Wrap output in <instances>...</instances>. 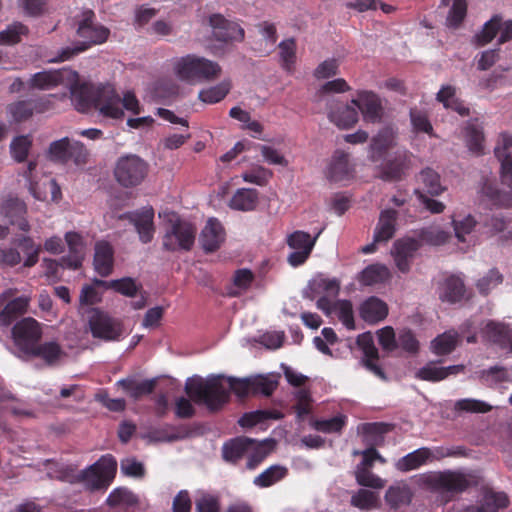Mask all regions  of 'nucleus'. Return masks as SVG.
Here are the masks:
<instances>
[{
  "instance_id": "6e6d98bb",
  "label": "nucleus",
  "mask_w": 512,
  "mask_h": 512,
  "mask_svg": "<svg viewBox=\"0 0 512 512\" xmlns=\"http://www.w3.org/2000/svg\"><path fill=\"white\" fill-rule=\"evenodd\" d=\"M355 479L360 486L381 489L385 486V480L371 472V468L356 467Z\"/></svg>"
},
{
  "instance_id": "de8ad7c7",
  "label": "nucleus",
  "mask_w": 512,
  "mask_h": 512,
  "mask_svg": "<svg viewBox=\"0 0 512 512\" xmlns=\"http://www.w3.org/2000/svg\"><path fill=\"white\" fill-rule=\"evenodd\" d=\"M347 416L343 414L336 415L329 419H316L311 422L313 429L322 433H341L346 426Z\"/></svg>"
},
{
  "instance_id": "c756f323",
  "label": "nucleus",
  "mask_w": 512,
  "mask_h": 512,
  "mask_svg": "<svg viewBox=\"0 0 512 512\" xmlns=\"http://www.w3.org/2000/svg\"><path fill=\"white\" fill-rule=\"evenodd\" d=\"M255 446V440L248 437H237L226 442L222 448L225 461L236 464Z\"/></svg>"
},
{
  "instance_id": "5fc2aeb1",
  "label": "nucleus",
  "mask_w": 512,
  "mask_h": 512,
  "mask_svg": "<svg viewBox=\"0 0 512 512\" xmlns=\"http://www.w3.org/2000/svg\"><path fill=\"white\" fill-rule=\"evenodd\" d=\"M483 193L494 205L503 207L512 206V192L501 191L492 183L486 182L484 184Z\"/></svg>"
},
{
  "instance_id": "c9c22d12",
  "label": "nucleus",
  "mask_w": 512,
  "mask_h": 512,
  "mask_svg": "<svg viewBox=\"0 0 512 512\" xmlns=\"http://www.w3.org/2000/svg\"><path fill=\"white\" fill-rule=\"evenodd\" d=\"M413 492L406 483L390 486L385 493V501L392 509H398L411 503Z\"/></svg>"
},
{
  "instance_id": "f704fd0d",
  "label": "nucleus",
  "mask_w": 512,
  "mask_h": 512,
  "mask_svg": "<svg viewBox=\"0 0 512 512\" xmlns=\"http://www.w3.org/2000/svg\"><path fill=\"white\" fill-rule=\"evenodd\" d=\"M259 193L256 189L239 188L229 201V207L237 211H253L258 204Z\"/></svg>"
},
{
  "instance_id": "20e7f679",
  "label": "nucleus",
  "mask_w": 512,
  "mask_h": 512,
  "mask_svg": "<svg viewBox=\"0 0 512 512\" xmlns=\"http://www.w3.org/2000/svg\"><path fill=\"white\" fill-rule=\"evenodd\" d=\"M94 19L95 13L92 10H84L77 28V35L84 39V41L74 48L66 47L62 49L58 57L52 59L51 62L69 60L74 55L89 49L93 45L104 43L108 39L110 31L103 25L95 24Z\"/></svg>"
},
{
  "instance_id": "cd10ccee",
  "label": "nucleus",
  "mask_w": 512,
  "mask_h": 512,
  "mask_svg": "<svg viewBox=\"0 0 512 512\" xmlns=\"http://www.w3.org/2000/svg\"><path fill=\"white\" fill-rule=\"evenodd\" d=\"M360 317L369 324H376L388 315V305L376 296L367 298L360 305Z\"/></svg>"
},
{
  "instance_id": "69168bd1",
  "label": "nucleus",
  "mask_w": 512,
  "mask_h": 512,
  "mask_svg": "<svg viewBox=\"0 0 512 512\" xmlns=\"http://www.w3.org/2000/svg\"><path fill=\"white\" fill-rule=\"evenodd\" d=\"M410 119L416 132H423L431 137H435L432 124L425 112L418 110L417 108H412L410 110Z\"/></svg>"
},
{
  "instance_id": "0e129e2a",
  "label": "nucleus",
  "mask_w": 512,
  "mask_h": 512,
  "mask_svg": "<svg viewBox=\"0 0 512 512\" xmlns=\"http://www.w3.org/2000/svg\"><path fill=\"white\" fill-rule=\"evenodd\" d=\"M28 33V28L22 23H14L0 32V44L12 45L21 41V36Z\"/></svg>"
},
{
  "instance_id": "4d7b16f0",
  "label": "nucleus",
  "mask_w": 512,
  "mask_h": 512,
  "mask_svg": "<svg viewBox=\"0 0 512 512\" xmlns=\"http://www.w3.org/2000/svg\"><path fill=\"white\" fill-rule=\"evenodd\" d=\"M318 235L312 238L309 233L298 230L287 237V244L293 250H306L310 246L311 250H313Z\"/></svg>"
},
{
  "instance_id": "79ce46f5",
  "label": "nucleus",
  "mask_w": 512,
  "mask_h": 512,
  "mask_svg": "<svg viewBox=\"0 0 512 512\" xmlns=\"http://www.w3.org/2000/svg\"><path fill=\"white\" fill-rule=\"evenodd\" d=\"M232 83L225 79L215 86L200 90L198 99L206 104H215L222 101L230 92Z\"/></svg>"
},
{
  "instance_id": "603ef678",
  "label": "nucleus",
  "mask_w": 512,
  "mask_h": 512,
  "mask_svg": "<svg viewBox=\"0 0 512 512\" xmlns=\"http://www.w3.org/2000/svg\"><path fill=\"white\" fill-rule=\"evenodd\" d=\"M420 181L424 185V189L431 196H438L444 191V187L440 183L439 174L431 168H425L420 172Z\"/></svg>"
},
{
  "instance_id": "f03ea898",
  "label": "nucleus",
  "mask_w": 512,
  "mask_h": 512,
  "mask_svg": "<svg viewBox=\"0 0 512 512\" xmlns=\"http://www.w3.org/2000/svg\"><path fill=\"white\" fill-rule=\"evenodd\" d=\"M71 101L79 112H87L92 108L113 119H121L124 115L119 106L120 97L110 84L95 87L89 83L74 84L70 89Z\"/></svg>"
},
{
  "instance_id": "09e8293b",
  "label": "nucleus",
  "mask_w": 512,
  "mask_h": 512,
  "mask_svg": "<svg viewBox=\"0 0 512 512\" xmlns=\"http://www.w3.org/2000/svg\"><path fill=\"white\" fill-rule=\"evenodd\" d=\"M419 243H425L429 245H442L445 244L450 238V234L439 227L430 226L422 228L418 231Z\"/></svg>"
},
{
  "instance_id": "8fccbe9b",
  "label": "nucleus",
  "mask_w": 512,
  "mask_h": 512,
  "mask_svg": "<svg viewBox=\"0 0 512 512\" xmlns=\"http://www.w3.org/2000/svg\"><path fill=\"white\" fill-rule=\"evenodd\" d=\"M454 411L458 414L462 413H487L492 410V406L484 401L472 399V398H464L457 400L454 404Z\"/></svg>"
},
{
  "instance_id": "4be33fe9",
  "label": "nucleus",
  "mask_w": 512,
  "mask_h": 512,
  "mask_svg": "<svg viewBox=\"0 0 512 512\" xmlns=\"http://www.w3.org/2000/svg\"><path fill=\"white\" fill-rule=\"evenodd\" d=\"M509 505V498L504 492L486 489L479 504L467 506L463 512H500Z\"/></svg>"
},
{
  "instance_id": "7ed1b4c3",
  "label": "nucleus",
  "mask_w": 512,
  "mask_h": 512,
  "mask_svg": "<svg viewBox=\"0 0 512 512\" xmlns=\"http://www.w3.org/2000/svg\"><path fill=\"white\" fill-rule=\"evenodd\" d=\"M176 76L187 83L212 82L222 73L221 66L208 58L196 54H187L174 63Z\"/></svg>"
},
{
  "instance_id": "b1692460",
  "label": "nucleus",
  "mask_w": 512,
  "mask_h": 512,
  "mask_svg": "<svg viewBox=\"0 0 512 512\" xmlns=\"http://www.w3.org/2000/svg\"><path fill=\"white\" fill-rule=\"evenodd\" d=\"M512 146V136L501 133L498 144L494 148L495 157L501 163V179L512 190V158L506 152Z\"/></svg>"
},
{
  "instance_id": "c03bdc74",
  "label": "nucleus",
  "mask_w": 512,
  "mask_h": 512,
  "mask_svg": "<svg viewBox=\"0 0 512 512\" xmlns=\"http://www.w3.org/2000/svg\"><path fill=\"white\" fill-rule=\"evenodd\" d=\"M390 277L388 268L381 264L368 265L359 276V281L366 286L383 283Z\"/></svg>"
},
{
  "instance_id": "680f3d73",
  "label": "nucleus",
  "mask_w": 512,
  "mask_h": 512,
  "mask_svg": "<svg viewBox=\"0 0 512 512\" xmlns=\"http://www.w3.org/2000/svg\"><path fill=\"white\" fill-rule=\"evenodd\" d=\"M310 288L315 293L325 292L329 296L335 297L340 291V281L336 278L318 277L310 283Z\"/></svg>"
},
{
  "instance_id": "f3484780",
  "label": "nucleus",
  "mask_w": 512,
  "mask_h": 512,
  "mask_svg": "<svg viewBox=\"0 0 512 512\" xmlns=\"http://www.w3.org/2000/svg\"><path fill=\"white\" fill-rule=\"evenodd\" d=\"M209 24L216 40L221 42H242L244 29L236 22L226 19L222 14L215 13L209 17Z\"/></svg>"
},
{
  "instance_id": "052dcab7",
  "label": "nucleus",
  "mask_w": 512,
  "mask_h": 512,
  "mask_svg": "<svg viewBox=\"0 0 512 512\" xmlns=\"http://www.w3.org/2000/svg\"><path fill=\"white\" fill-rule=\"evenodd\" d=\"M31 146L32 140L29 136L22 135L15 137L10 145L13 158L19 163L24 162L28 156Z\"/></svg>"
},
{
  "instance_id": "a211bd4d",
  "label": "nucleus",
  "mask_w": 512,
  "mask_h": 512,
  "mask_svg": "<svg viewBox=\"0 0 512 512\" xmlns=\"http://www.w3.org/2000/svg\"><path fill=\"white\" fill-rule=\"evenodd\" d=\"M122 218L128 220L137 231L139 240L143 244L150 243L154 238V209L144 207L141 210L125 213Z\"/></svg>"
},
{
  "instance_id": "774afa93",
  "label": "nucleus",
  "mask_w": 512,
  "mask_h": 512,
  "mask_svg": "<svg viewBox=\"0 0 512 512\" xmlns=\"http://www.w3.org/2000/svg\"><path fill=\"white\" fill-rule=\"evenodd\" d=\"M273 172L263 166H256L252 170L242 174V179L245 182L256 184L258 186H265L272 178Z\"/></svg>"
},
{
  "instance_id": "3c124183",
  "label": "nucleus",
  "mask_w": 512,
  "mask_h": 512,
  "mask_svg": "<svg viewBox=\"0 0 512 512\" xmlns=\"http://www.w3.org/2000/svg\"><path fill=\"white\" fill-rule=\"evenodd\" d=\"M282 415L276 411L256 410L243 414L238 423L242 427L251 428L268 419H279Z\"/></svg>"
},
{
  "instance_id": "37998d69",
  "label": "nucleus",
  "mask_w": 512,
  "mask_h": 512,
  "mask_svg": "<svg viewBox=\"0 0 512 512\" xmlns=\"http://www.w3.org/2000/svg\"><path fill=\"white\" fill-rule=\"evenodd\" d=\"M95 283L97 285L113 289L114 291L127 297L136 296L141 288V286L138 285L136 281L130 277H124L121 279L111 280L108 282L103 280H95Z\"/></svg>"
},
{
  "instance_id": "ddd939ff",
  "label": "nucleus",
  "mask_w": 512,
  "mask_h": 512,
  "mask_svg": "<svg viewBox=\"0 0 512 512\" xmlns=\"http://www.w3.org/2000/svg\"><path fill=\"white\" fill-rule=\"evenodd\" d=\"M88 325L92 336L104 341L119 340L124 332L119 320L98 309L92 310Z\"/></svg>"
},
{
  "instance_id": "423d86ee",
  "label": "nucleus",
  "mask_w": 512,
  "mask_h": 512,
  "mask_svg": "<svg viewBox=\"0 0 512 512\" xmlns=\"http://www.w3.org/2000/svg\"><path fill=\"white\" fill-rule=\"evenodd\" d=\"M423 483L432 491L460 494L475 485L476 481L471 474L444 470L423 475Z\"/></svg>"
},
{
  "instance_id": "a18cd8bd",
  "label": "nucleus",
  "mask_w": 512,
  "mask_h": 512,
  "mask_svg": "<svg viewBox=\"0 0 512 512\" xmlns=\"http://www.w3.org/2000/svg\"><path fill=\"white\" fill-rule=\"evenodd\" d=\"M288 469L281 465H272L254 479V484L261 488L270 487L284 479Z\"/></svg>"
},
{
  "instance_id": "a878e982",
  "label": "nucleus",
  "mask_w": 512,
  "mask_h": 512,
  "mask_svg": "<svg viewBox=\"0 0 512 512\" xmlns=\"http://www.w3.org/2000/svg\"><path fill=\"white\" fill-rule=\"evenodd\" d=\"M485 337L502 350L512 353V328L504 323L489 321L484 329Z\"/></svg>"
},
{
  "instance_id": "49530a36",
  "label": "nucleus",
  "mask_w": 512,
  "mask_h": 512,
  "mask_svg": "<svg viewBox=\"0 0 512 512\" xmlns=\"http://www.w3.org/2000/svg\"><path fill=\"white\" fill-rule=\"evenodd\" d=\"M109 507H132L138 504V498L129 489L115 488L106 499Z\"/></svg>"
},
{
  "instance_id": "0eeeda50",
  "label": "nucleus",
  "mask_w": 512,
  "mask_h": 512,
  "mask_svg": "<svg viewBox=\"0 0 512 512\" xmlns=\"http://www.w3.org/2000/svg\"><path fill=\"white\" fill-rule=\"evenodd\" d=\"M117 463L112 456L102 457L94 464L78 471L76 484H83L86 490H106L114 478Z\"/></svg>"
},
{
  "instance_id": "58836bf2",
  "label": "nucleus",
  "mask_w": 512,
  "mask_h": 512,
  "mask_svg": "<svg viewBox=\"0 0 512 512\" xmlns=\"http://www.w3.org/2000/svg\"><path fill=\"white\" fill-rule=\"evenodd\" d=\"M459 342V334L455 330L446 331L431 341L430 349L437 356L452 353Z\"/></svg>"
},
{
  "instance_id": "2eb2a0df",
  "label": "nucleus",
  "mask_w": 512,
  "mask_h": 512,
  "mask_svg": "<svg viewBox=\"0 0 512 512\" xmlns=\"http://www.w3.org/2000/svg\"><path fill=\"white\" fill-rule=\"evenodd\" d=\"M351 103L360 110L363 119L369 123H379L384 114L380 97L373 91L359 90Z\"/></svg>"
},
{
  "instance_id": "72a5a7b5",
  "label": "nucleus",
  "mask_w": 512,
  "mask_h": 512,
  "mask_svg": "<svg viewBox=\"0 0 512 512\" xmlns=\"http://www.w3.org/2000/svg\"><path fill=\"white\" fill-rule=\"evenodd\" d=\"M396 219L397 211L394 209H387L381 212L374 231L373 239L375 242H386L393 238L396 230Z\"/></svg>"
},
{
  "instance_id": "dca6fc26",
  "label": "nucleus",
  "mask_w": 512,
  "mask_h": 512,
  "mask_svg": "<svg viewBox=\"0 0 512 512\" xmlns=\"http://www.w3.org/2000/svg\"><path fill=\"white\" fill-rule=\"evenodd\" d=\"M50 108L49 100L45 98H30L18 100L7 106V113L16 123L29 120L34 113H44Z\"/></svg>"
},
{
  "instance_id": "a19ab883",
  "label": "nucleus",
  "mask_w": 512,
  "mask_h": 512,
  "mask_svg": "<svg viewBox=\"0 0 512 512\" xmlns=\"http://www.w3.org/2000/svg\"><path fill=\"white\" fill-rule=\"evenodd\" d=\"M329 119L339 128L347 129L357 123L358 111L354 105H341L337 109L329 111Z\"/></svg>"
},
{
  "instance_id": "6e6552de",
  "label": "nucleus",
  "mask_w": 512,
  "mask_h": 512,
  "mask_svg": "<svg viewBox=\"0 0 512 512\" xmlns=\"http://www.w3.org/2000/svg\"><path fill=\"white\" fill-rule=\"evenodd\" d=\"M13 247L0 248V265L14 267L22 262L21 252L24 255L23 266L33 267L39 261L41 245L36 244L29 236H22L12 241Z\"/></svg>"
},
{
  "instance_id": "39448f33",
  "label": "nucleus",
  "mask_w": 512,
  "mask_h": 512,
  "mask_svg": "<svg viewBox=\"0 0 512 512\" xmlns=\"http://www.w3.org/2000/svg\"><path fill=\"white\" fill-rule=\"evenodd\" d=\"M149 163L136 154L120 156L114 166L113 175L116 182L123 188H134L141 185L149 174Z\"/></svg>"
},
{
  "instance_id": "2f4dec72",
  "label": "nucleus",
  "mask_w": 512,
  "mask_h": 512,
  "mask_svg": "<svg viewBox=\"0 0 512 512\" xmlns=\"http://www.w3.org/2000/svg\"><path fill=\"white\" fill-rule=\"evenodd\" d=\"M65 355L61 345L56 341L38 343L28 353V356L41 358L48 366H56Z\"/></svg>"
},
{
  "instance_id": "f8f14e48",
  "label": "nucleus",
  "mask_w": 512,
  "mask_h": 512,
  "mask_svg": "<svg viewBox=\"0 0 512 512\" xmlns=\"http://www.w3.org/2000/svg\"><path fill=\"white\" fill-rule=\"evenodd\" d=\"M500 33L498 44H504L512 40V20L503 21L500 14H495L490 20L484 23L482 29L472 38V43L482 47L490 42Z\"/></svg>"
},
{
  "instance_id": "aec40b11",
  "label": "nucleus",
  "mask_w": 512,
  "mask_h": 512,
  "mask_svg": "<svg viewBox=\"0 0 512 512\" xmlns=\"http://www.w3.org/2000/svg\"><path fill=\"white\" fill-rule=\"evenodd\" d=\"M436 293L442 302L456 304L464 299L466 288L460 277L449 275L438 281Z\"/></svg>"
},
{
  "instance_id": "5701e85b",
  "label": "nucleus",
  "mask_w": 512,
  "mask_h": 512,
  "mask_svg": "<svg viewBox=\"0 0 512 512\" xmlns=\"http://www.w3.org/2000/svg\"><path fill=\"white\" fill-rule=\"evenodd\" d=\"M225 239V230L216 218H210L201 231L199 241L206 253L215 252Z\"/></svg>"
},
{
  "instance_id": "f257e3e1",
  "label": "nucleus",
  "mask_w": 512,
  "mask_h": 512,
  "mask_svg": "<svg viewBox=\"0 0 512 512\" xmlns=\"http://www.w3.org/2000/svg\"><path fill=\"white\" fill-rule=\"evenodd\" d=\"M252 378L238 379L223 375L207 378L193 376L185 383V393L196 404L205 405L209 411L220 410L230 399V392L240 398L253 394Z\"/></svg>"
},
{
  "instance_id": "4c0bfd02",
  "label": "nucleus",
  "mask_w": 512,
  "mask_h": 512,
  "mask_svg": "<svg viewBox=\"0 0 512 512\" xmlns=\"http://www.w3.org/2000/svg\"><path fill=\"white\" fill-rule=\"evenodd\" d=\"M431 457V450L427 447H422L400 458L396 463V468L401 472H408L421 467Z\"/></svg>"
},
{
  "instance_id": "e2e57ef3",
  "label": "nucleus",
  "mask_w": 512,
  "mask_h": 512,
  "mask_svg": "<svg viewBox=\"0 0 512 512\" xmlns=\"http://www.w3.org/2000/svg\"><path fill=\"white\" fill-rule=\"evenodd\" d=\"M467 15V1L454 0L447 16V25L451 28H458Z\"/></svg>"
},
{
  "instance_id": "c85d7f7f",
  "label": "nucleus",
  "mask_w": 512,
  "mask_h": 512,
  "mask_svg": "<svg viewBox=\"0 0 512 512\" xmlns=\"http://www.w3.org/2000/svg\"><path fill=\"white\" fill-rule=\"evenodd\" d=\"M114 264V249L107 241L95 244L94 267L99 275L107 277L112 273Z\"/></svg>"
},
{
  "instance_id": "473e14b6",
  "label": "nucleus",
  "mask_w": 512,
  "mask_h": 512,
  "mask_svg": "<svg viewBox=\"0 0 512 512\" xmlns=\"http://www.w3.org/2000/svg\"><path fill=\"white\" fill-rule=\"evenodd\" d=\"M47 469V476L50 479L76 484L78 467L75 464H65L52 459L44 462Z\"/></svg>"
},
{
  "instance_id": "9b49d317",
  "label": "nucleus",
  "mask_w": 512,
  "mask_h": 512,
  "mask_svg": "<svg viewBox=\"0 0 512 512\" xmlns=\"http://www.w3.org/2000/svg\"><path fill=\"white\" fill-rule=\"evenodd\" d=\"M18 290L9 288L0 294V326L8 327L27 312L31 298L26 295L15 297Z\"/></svg>"
},
{
  "instance_id": "393cba45",
  "label": "nucleus",
  "mask_w": 512,
  "mask_h": 512,
  "mask_svg": "<svg viewBox=\"0 0 512 512\" xmlns=\"http://www.w3.org/2000/svg\"><path fill=\"white\" fill-rule=\"evenodd\" d=\"M1 213L9 219L11 225L17 226L19 230L23 232L30 230L29 222L25 217L27 207L24 201L18 198L5 200L1 207Z\"/></svg>"
},
{
  "instance_id": "4468645a",
  "label": "nucleus",
  "mask_w": 512,
  "mask_h": 512,
  "mask_svg": "<svg viewBox=\"0 0 512 512\" xmlns=\"http://www.w3.org/2000/svg\"><path fill=\"white\" fill-rule=\"evenodd\" d=\"M12 337L19 350L28 355L42 337L41 325L34 318H23L13 326Z\"/></svg>"
},
{
  "instance_id": "338daca9",
  "label": "nucleus",
  "mask_w": 512,
  "mask_h": 512,
  "mask_svg": "<svg viewBox=\"0 0 512 512\" xmlns=\"http://www.w3.org/2000/svg\"><path fill=\"white\" fill-rule=\"evenodd\" d=\"M378 501L377 495L366 489L358 490L351 497V505L361 510H368L376 506Z\"/></svg>"
},
{
  "instance_id": "9d476101",
  "label": "nucleus",
  "mask_w": 512,
  "mask_h": 512,
  "mask_svg": "<svg viewBox=\"0 0 512 512\" xmlns=\"http://www.w3.org/2000/svg\"><path fill=\"white\" fill-rule=\"evenodd\" d=\"M46 157L56 164L65 165L71 160L75 165L81 166L87 162L88 151L83 143L64 137L50 143Z\"/></svg>"
},
{
  "instance_id": "1a4fd4ad",
  "label": "nucleus",
  "mask_w": 512,
  "mask_h": 512,
  "mask_svg": "<svg viewBox=\"0 0 512 512\" xmlns=\"http://www.w3.org/2000/svg\"><path fill=\"white\" fill-rule=\"evenodd\" d=\"M197 228L189 221L176 217L169 220L163 236V249L170 252L190 251L195 243Z\"/></svg>"
},
{
  "instance_id": "412c9836",
  "label": "nucleus",
  "mask_w": 512,
  "mask_h": 512,
  "mask_svg": "<svg viewBox=\"0 0 512 512\" xmlns=\"http://www.w3.org/2000/svg\"><path fill=\"white\" fill-rule=\"evenodd\" d=\"M411 165V154L408 151H398L382 164L380 177L385 181H399Z\"/></svg>"
},
{
  "instance_id": "864d4df0",
  "label": "nucleus",
  "mask_w": 512,
  "mask_h": 512,
  "mask_svg": "<svg viewBox=\"0 0 512 512\" xmlns=\"http://www.w3.org/2000/svg\"><path fill=\"white\" fill-rule=\"evenodd\" d=\"M282 66L291 72L296 61V41L294 38L283 40L278 45Z\"/></svg>"
},
{
  "instance_id": "bb28decb",
  "label": "nucleus",
  "mask_w": 512,
  "mask_h": 512,
  "mask_svg": "<svg viewBox=\"0 0 512 512\" xmlns=\"http://www.w3.org/2000/svg\"><path fill=\"white\" fill-rule=\"evenodd\" d=\"M65 240L70 254L61 258V266L70 269H78L84 259V243L82 236L77 232H67Z\"/></svg>"
},
{
  "instance_id": "13d9d810",
  "label": "nucleus",
  "mask_w": 512,
  "mask_h": 512,
  "mask_svg": "<svg viewBox=\"0 0 512 512\" xmlns=\"http://www.w3.org/2000/svg\"><path fill=\"white\" fill-rule=\"evenodd\" d=\"M502 282L503 275L499 272L498 269L493 268L489 270L485 276L477 281L476 287L480 294L488 295L493 288L497 287Z\"/></svg>"
},
{
  "instance_id": "7c9ffc66",
  "label": "nucleus",
  "mask_w": 512,
  "mask_h": 512,
  "mask_svg": "<svg viewBox=\"0 0 512 512\" xmlns=\"http://www.w3.org/2000/svg\"><path fill=\"white\" fill-rule=\"evenodd\" d=\"M395 138V132L392 127L382 128L375 135L370 143V160L378 162L384 154L392 147Z\"/></svg>"
},
{
  "instance_id": "ea45409f",
  "label": "nucleus",
  "mask_w": 512,
  "mask_h": 512,
  "mask_svg": "<svg viewBox=\"0 0 512 512\" xmlns=\"http://www.w3.org/2000/svg\"><path fill=\"white\" fill-rule=\"evenodd\" d=\"M63 80V73L59 70L41 71L31 76L29 86L33 89L49 90L57 87Z\"/></svg>"
},
{
  "instance_id": "6ab92c4d",
  "label": "nucleus",
  "mask_w": 512,
  "mask_h": 512,
  "mask_svg": "<svg viewBox=\"0 0 512 512\" xmlns=\"http://www.w3.org/2000/svg\"><path fill=\"white\" fill-rule=\"evenodd\" d=\"M354 172L349 154L343 150H336L327 167V178L335 183L346 182L354 177Z\"/></svg>"
},
{
  "instance_id": "bf43d9fd",
  "label": "nucleus",
  "mask_w": 512,
  "mask_h": 512,
  "mask_svg": "<svg viewBox=\"0 0 512 512\" xmlns=\"http://www.w3.org/2000/svg\"><path fill=\"white\" fill-rule=\"evenodd\" d=\"M334 311L337 312L339 320L347 329H355L354 313L351 301L337 300L334 302Z\"/></svg>"
},
{
  "instance_id": "e433bc0d",
  "label": "nucleus",
  "mask_w": 512,
  "mask_h": 512,
  "mask_svg": "<svg viewBox=\"0 0 512 512\" xmlns=\"http://www.w3.org/2000/svg\"><path fill=\"white\" fill-rule=\"evenodd\" d=\"M117 385L121 386L123 390L133 399L138 400L142 396L151 394L156 387V380H144L138 382L134 378L121 379L117 382Z\"/></svg>"
}]
</instances>
